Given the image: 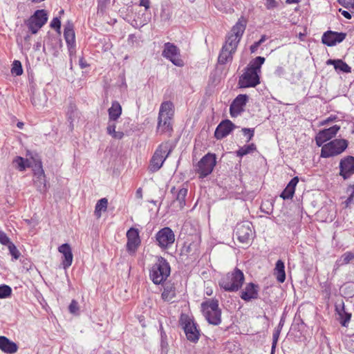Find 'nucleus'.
<instances>
[{"label":"nucleus","instance_id":"f257e3e1","mask_svg":"<svg viewBox=\"0 0 354 354\" xmlns=\"http://www.w3.org/2000/svg\"><path fill=\"white\" fill-rule=\"evenodd\" d=\"M247 19L241 17L232 26L230 32L226 35L225 44L223 45L218 57V63L224 65L232 62L233 55L236 51L238 45L243 37L247 26Z\"/></svg>","mask_w":354,"mask_h":354},{"label":"nucleus","instance_id":"f03ea898","mask_svg":"<svg viewBox=\"0 0 354 354\" xmlns=\"http://www.w3.org/2000/svg\"><path fill=\"white\" fill-rule=\"evenodd\" d=\"M265 62L263 57L258 56L250 62L245 68L243 73L239 77V88L255 87L260 84L261 66Z\"/></svg>","mask_w":354,"mask_h":354},{"label":"nucleus","instance_id":"7ed1b4c3","mask_svg":"<svg viewBox=\"0 0 354 354\" xmlns=\"http://www.w3.org/2000/svg\"><path fill=\"white\" fill-rule=\"evenodd\" d=\"M156 261L149 268V279L156 285L163 284L171 274V267L166 259L157 256Z\"/></svg>","mask_w":354,"mask_h":354},{"label":"nucleus","instance_id":"20e7f679","mask_svg":"<svg viewBox=\"0 0 354 354\" xmlns=\"http://www.w3.org/2000/svg\"><path fill=\"white\" fill-rule=\"evenodd\" d=\"M245 280L243 272L238 268L227 273L219 281L218 285L226 292H237L243 286Z\"/></svg>","mask_w":354,"mask_h":354},{"label":"nucleus","instance_id":"39448f33","mask_svg":"<svg viewBox=\"0 0 354 354\" xmlns=\"http://www.w3.org/2000/svg\"><path fill=\"white\" fill-rule=\"evenodd\" d=\"M203 314L209 324L218 326L221 323V310L218 306V301L209 299L201 304Z\"/></svg>","mask_w":354,"mask_h":354},{"label":"nucleus","instance_id":"423d86ee","mask_svg":"<svg viewBox=\"0 0 354 354\" xmlns=\"http://www.w3.org/2000/svg\"><path fill=\"white\" fill-rule=\"evenodd\" d=\"M171 152L169 142L161 143L155 151L150 160L149 169L151 172L158 171L162 166L164 162Z\"/></svg>","mask_w":354,"mask_h":354},{"label":"nucleus","instance_id":"0eeeda50","mask_svg":"<svg viewBox=\"0 0 354 354\" xmlns=\"http://www.w3.org/2000/svg\"><path fill=\"white\" fill-rule=\"evenodd\" d=\"M348 141L345 139H334L322 147V158L333 157L343 153L348 147Z\"/></svg>","mask_w":354,"mask_h":354},{"label":"nucleus","instance_id":"6e6552de","mask_svg":"<svg viewBox=\"0 0 354 354\" xmlns=\"http://www.w3.org/2000/svg\"><path fill=\"white\" fill-rule=\"evenodd\" d=\"M216 165L215 153H207L195 165V171L199 178H205L211 174Z\"/></svg>","mask_w":354,"mask_h":354},{"label":"nucleus","instance_id":"1a4fd4ad","mask_svg":"<svg viewBox=\"0 0 354 354\" xmlns=\"http://www.w3.org/2000/svg\"><path fill=\"white\" fill-rule=\"evenodd\" d=\"M179 324L189 342L196 343L198 341L201 335L200 330L193 319L185 314H182L179 319Z\"/></svg>","mask_w":354,"mask_h":354},{"label":"nucleus","instance_id":"9d476101","mask_svg":"<svg viewBox=\"0 0 354 354\" xmlns=\"http://www.w3.org/2000/svg\"><path fill=\"white\" fill-rule=\"evenodd\" d=\"M48 12L46 10H37L27 20L25 25L32 34H37L48 21Z\"/></svg>","mask_w":354,"mask_h":354},{"label":"nucleus","instance_id":"9b49d317","mask_svg":"<svg viewBox=\"0 0 354 354\" xmlns=\"http://www.w3.org/2000/svg\"><path fill=\"white\" fill-rule=\"evenodd\" d=\"M234 232L239 241L242 243H248L254 234L253 225L248 221L237 223Z\"/></svg>","mask_w":354,"mask_h":354},{"label":"nucleus","instance_id":"f8f14e48","mask_svg":"<svg viewBox=\"0 0 354 354\" xmlns=\"http://www.w3.org/2000/svg\"><path fill=\"white\" fill-rule=\"evenodd\" d=\"M162 55L176 66L182 67L185 64L180 57V49L173 43L166 42L164 44Z\"/></svg>","mask_w":354,"mask_h":354},{"label":"nucleus","instance_id":"ddd939ff","mask_svg":"<svg viewBox=\"0 0 354 354\" xmlns=\"http://www.w3.org/2000/svg\"><path fill=\"white\" fill-rule=\"evenodd\" d=\"M155 237L158 245L162 249L170 248L175 241V234L169 227H165L160 229L156 234Z\"/></svg>","mask_w":354,"mask_h":354},{"label":"nucleus","instance_id":"4468645a","mask_svg":"<svg viewBox=\"0 0 354 354\" xmlns=\"http://www.w3.org/2000/svg\"><path fill=\"white\" fill-rule=\"evenodd\" d=\"M64 37L67 45L69 56L72 58L76 53V43L74 25L71 21H68L64 26Z\"/></svg>","mask_w":354,"mask_h":354},{"label":"nucleus","instance_id":"2eb2a0df","mask_svg":"<svg viewBox=\"0 0 354 354\" xmlns=\"http://www.w3.org/2000/svg\"><path fill=\"white\" fill-rule=\"evenodd\" d=\"M127 242L126 245L127 251L130 254H134L141 244V239L139 230L135 227H131L127 232Z\"/></svg>","mask_w":354,"mask_h":354},{"label":"nucleus","instance_id":"dca6fc26","mask_svg":"<svg viewBox=\"0 0 354 354\" xmlns=\"http://www.w3.org/2000/svg\"><path fill=\"white\" fill-rule=\"evenodd\" d=\"M339 176L344 180L354 174V156H347L339 162Z\"/></svg>","mask_w":354,"mask_h":354},{"label":"nucleus","instance_id":"f3484780","mask_svg":"<svg viewBox=\"0 0 354 354\" xmlns=\"http://www.w3.org/2000/svg\"><path fill=\"white\" fill-rule=\"evenodd\" d=\"M248 98L246 94H239L236 97L230 106V113L232 118L237 117L243 111Z\"/></svg>","mask_w":354,"mask_h":354},{"label":"nucleus","instance_id":"a211bd4d","mask_svg":"<svg viewBox=\"0 0 354 354\" xmlns=\"http://www.w3.org/2000/svg\"><path fill=\"white\" fill-rule=\"evenodd\" d=\"M340 129L338 125H333L328 129H324L317 133L315 137L316 144L318 147H322L324 143L333 138Z\"/></svg>","mask_w":354,"mask_h":354},{"label":"nucleus","instance_id":"6ab92c4d","mask_svg":"<svg viewBox=\"0 0 354 354\" xmlns=\"http://www.w3.org/2000/svg\"><path fill=\"white\" fill-rule=\"evenodd\" d=\"M346 34L332 30L325 32L322 37V41L328 46H333L344 40Z\"/></svg>","mask_w":354,"mask_h":354},{"label":"nucleus","instance_id":"aec40b11","mask_svg":"<svg viewBox=\"0 0 354 354\" xmlns=\"http://www.w3.org/2000/svg\"><path fill=\"white\" fill-rule=\"evenodd\" d=\"M235 124L228 119L222 120L214 131V137L217 140H221L227 137L234 129Z\"/></svg>","mask_w":354,"mask_h":354},{"label":"nucleus","instance_id":"412c9836","mask_svg":"<svg viewBox=\"0 0 354 354\" xmlns=\"http://www.w3.org/2000/svg\"><path fill=\"white\" fill-rule=\"evenodd\" d=\"M259 287L252 282L245 285L244 289L240 292V297L245 301L248 302L252 299L259 298Z\"/></svg>","mask_w":354,"mask_h":354},{"label":"nucleus","instance_id":"4be33fe9","mask_svg":"<svg viewBox=\"0 0 354 354\" xmlns=\"http://www.w3.org/2000/svg\"><path fill=\"white\" fill-rule=\"evenodd\" d=\"M58 251L63 255L62 267L64 270H67L71 266L73 259L71 245L68 243H63L59 246Z\"/></svg>","mask_w":354,"mask_h":354},{"label":"nucleus","instance_id":"5701e85b","mask_svg":"<svg viewBox=\"0 0 354 354\" xmlns=\"http://www.w3.org/2000/svg\"><path fill=\"white\" fill-rule=\"evenodd\" d=\"M335 312L337 315V320L339 322L341 326L348 327L352 317V314L346 310L345 305L343 302L339 305L335 306Z\"/></svg>","mask_w":354,"mask_h":354},{"label":"nucleus","instance_id":"b1692460","mask_svg":"<svg viewBox=\"0 0 354 354\" xmlns=\"http://www.w3.org/2000/svg\"><path fill=\"white\" fill-rule=\"evenodd\" d=\"M187 192L188 190L186 187H181L177 189L175 187H173L170 190V192L174 198V203L177 202L178 203V207L180 209H182L186 205L185 198L187 194Z\"/></svg>","mask_w":354,"mask_h":354},{"label":"nucleus","instance_id":"393cba45","mask_svg":"<svg viewBox=\"0 0 354 354\" xmlns=\"http://www.w3.org/2000/svg\"><path fill=\"white\" fill-rule=\"evenodd\" d=\"M0 349L4 353L13 354L17 351L18 346L6 337L0 336Z\"/></svg>","mask_w":354,"mask_h":354},{"label":"nucleus","instance_id":"a878e982","mask_svg":"<svg viewBox=\"0 0 354 354\" xmlns=\"http://www.w3.org/2000/svg\"><path fill=\"white\" fill-rule=\"evenodd\" d=\"M299 180L298 176L293 177L281 193L280 197L284 200L291 199L295 194V187L299 183Z\"/></svg>","mask_w":354,"mask_h":354},{"label":"nucleus","instance_id":"bb28decb","mask_svg":"<svg viewBox=\"0 0 354 354\" xmlns=\"http://www.w3.org/2000/svg\"><path fill=\"white\" fill-rule=\"evenodd\" d=\"M171 118L169 116H160L158 118L157 131L160 133H171L173 131L171 123Z\"/></svg>","mask_w":354,"mask_h":354},{"label":"nucleus","instance_id":"cd10ccee","mask_svg":"<svg viewBox=\"0 0 354 354\" xmlns=\"http://www.w3.org/2000/svg\"><path fill=\"white\" fill-rule=\"evenodd\" d=\"M327 65H333L334 68L337 72L344 73H349L351 72V67L349 66L345 62L340 59H328L326 61Z\"/></svg>","mask_w":354,"mask_h":354},{"label":"nucleus","instance_id":"c85d7f7f","mask_svg":"<svg viewBox=\"0 0 354 354\" xmlns=\"http://www.w3.org/2000/svg\"><path fill=\"white\" fill-rule=\"evenodd\" d=\"M274 275L279 283H283L286 280V272L284 262L279 259L275 263L274 268Z\"/></svg>","mask_w":354,"mask_h":354},{"label":"nucleus","instance_id":"c756f323","mask_svg":"<svg viewBox=\"0 0 354 354\" xmlns=\"http://www.w3.org/2000/svg\"><path fill=\"white\" fill-rule=\"evenodd\" d=\"M122 106L120 104L115 100L111 103V106L108 109L109 119L117 121L122 115Z\"/></svg>","mask_w":354,"mask_h":354},{"label":"nucleus","instance_id":"7c9ffc66","mask_svg":"<svg viewBox=\"0 0 354 354\" xmlns=\"http://www.w3.org/2000/svg\"><path fill=\"white\" fill-rule=\"evenodd\" d=\"M174 115V104L171 101L163 102L160 107L158 115L160 117L169 116L172 118Z\"/></svg>","mask_w":354,"mask_h":354},{"label":"nucleus","instance_id":"2f4dec72","mask_svg":"<svg viewBox=\"0 0 354 354\" xmlns=\"http://www.w3.org/2000/svg\"><path fill=\"white\" fill-rule=\"evenodd\" d=\"M33 185L37 188V191L41 193H45L47 191L46 175L43 174L41 176H35Z\"/></svg>","mask_w":354,"mask_h":354},{"label":"nucleus","instance_id":"473e14b6","mask_svg":"<svg viewBox=\"0 0 354 354\" xmlns=\"http://www.w3.org/2000/svg\"><path fill=\"white\" fill-rule=\"evenodd\" d=\"M176 297V288L172 285H166L161 294L162 299L165 301H171Z\"/></svg>","mask_w":354,"mask_h":354},{"label":"nucleus","instance_id":"72a5a7b5","mask_svg":"<svg viewBox=\"0 0 354 354\" xmlns=\"http://www.w3.org/2000/svg\"><path fill=\"white\" fill-rule=\"evenodd\" d=\"M108 200L106 198L99 200L95 207V215L97 218H100L102 212H105L107 209Z\"/></svg>","mask_w":354,"mask_h":354},{"label":"nucleus","instance_id":"f704fd0d","mask_svg":"<svg viewBox=\"0 0 354 354\" xmlns=\"http://www.w3.org/2000/svg\"><path fill=\"white\" fill-rule=\"evenodd\" d=\"M256 150L257 147L255 144L251 143L240 147L239 149L236 151V155L237 157L242 158L247 154L253 153Z\"/></svg>","mask_w":354,"mask_h":354},{"label":"nucleus","instance_id":"c9c22d12","mask_svg":"<svg viewBox=\"0 0 354 354\" xmlns=\"http://www.w3.org/2000/svg\"><path fill=\"white\" fill-rule=\"evenodd\" d=\"M50 40V41L49 43H48V44L50 45L51 48L54 50V54L55 53H58V51L62 49L63 46L60 35L58 36H53Z\"/></svg>","mask_w":354,"mask_h":354},{"label":"nucleus","instance_id":"e433bc0d","mask_svg":"<svg viewBox=\"0 0 354 354\" xmlns=\"http://www.w3.org/2000/svg\"><path fill=\"white\" fill-rule=\"evenodd\" d=\"M283 324H284V318L282 317L279 323L278 329L276 330L273 333L271 354H273L274 352V350H275V348H276V346L277 344V341L279 339V336L280 334V331H281V329L283 327Z\"/></svg>","mask_w":354,"mask_h":354},{"label":"nucleus","instance_id":"4c0bfd02","mask_svg":"<svg viewBox=\"0 0 354 354\" xmlns=\"http://www.w3.org/2000/svg\"><path fill=\"white\" fill-rule=\"evenodd\" d=\"M215 6L220 10L227 12L231 9L232 0H214Z\"/></svg>","mask_w":354,"mask_h":354},{"label":"nucleus","instance_id":"58836bf2","mask_svg":"<svg viewBox=\"0 0 354 354\" xmlns=\"http://www.w3.org/2000/svg\"><path fill=\"white\" fill-rule=\"evenodd\" d=\"M194 249L195 250L197 249V244L194 243H185L180 250V255L187 257L193 252Z\"/></svg>","mask_w":354,"mask_h":354},{"label":"nucleus","instance_id":"ea45409f","mask_svg":"<svg viewBox=\"0 0 354 354\" xmlns=\"http://www.w3.org/2000/svg\"><path fill=\"white\" fill-rule=\"evenodd\" d=\"M67 118L70 124L73 126V122L75 117L77 116V109L75 104L71 103L67 110Z\"/></svg>","mask_w":354,"mask_h":354},{"label":"nucleus","instance_id":"a19ab883","mask_svg":"<svg viewBox=\"0 0 354 354\" xmlns=\"http://www.w3.org/2000/svg\"><path fill=\"white\" fill-rule=\"evenodd\" d=\"M26 162V160L23 157L16 156L12 161V164L17 170L24 171L27 168V165H25Z\"/></svg>","mask_w":354,"mask_h":354},{"label":"nucleus","instance_id":"79ce46f5","mask_svg":"<svg viewBox=\"0 0 354 354\" xmlns=\"http://www.w3.org/2000/svg\"><path fill=\"white\" fill-rule=\"evenodd\" d=\"M12 288L6 284L0 285V299L8 298L12 295Z\"/></svg>","mask_w":354,"mask_h":354},{"label":"nucleus","instance_id":"37998d69","mask_svg":"<svg viewBox=\"0 0 354 354\" xmlns=\"http://www.w3.org/2000/svg\"><path fill=\"white\" fill-rule=\"evenodd\" d=\"M11 73L12 74H15L17 76L21 75L23 73L21 63L19 60H15L13 62Z\"/></svg>","mask_w":354,"mask_h":354},{"label":"nucleus","instance_id":"c03bdc74","mask_svg":"<svg viewBox=\"0 0 354 354\" xmlns=\"http://www.w3.org/2000/svg\"><path fill=\"white\" fill-rule=\"evenodd\" d=\"M160 345L162 349H167L168 346L167 336L163 329L162 324H160Z\"/></svg>","mask_w":354,"mask_h":354},{"label":"nucleus","instance_id":"a18cd8bd","mask_svg":"<svg viewBox=\"0 0 354 354\" xmlns=\"http://www.w3.org/2000/svg\"><path fill=\"white\" fill-rule=\"evenodd\" d=\"M344 294L348 297L354 296V283H347L343 287Z\"/></svg>","mask_w":354,"mask_h":354},{"label":"nucleus","instance_id":"49530a36","mask_svg":"<svg viewBox=\"0 0 354 354\" xmlns=\"http://www.w3.org/2000/svg\"><path fill=\"white\" fill-rule=\"evenodd\" d=\"M26 156L31 160L32 164L42 163L41 158L39 155L35 151H27Z\"/></svg>","mask_w":354,"mask_h":354},{"label":"nucleus","instance_id":"de8ad7c7","mask_svg":"<svg viewBox=\"0 0 354 354\" xmlns=\"http://www.w3.org/2000/svg\"><path fill=\"white\" fill-rule=\"evenodd\" d=\"M68 310L70 313L74 315H78L80 314V307L78 302L73 299L68 306Z\"/></svg>","mask_w":354,"mask_h":354},{"label":"nucleus","instance_id":"09e8293b","mask_svg":"<svg viewBox=\"0 0 354 354\" xmlns=\"http://www.w3.org/2000/svg\"><path fill=\"white\" fill-rule=\"evenodd\" d=\"M31 167L32 168L33 176H41L43 174H45L42 163H35L32 164Z\"/></svg>","mask_w":354,"mask_h":354},{"label":"nucleus","instance_id":"8fccbe9b","mask_svg":"<svg viewBox=\"0 0 354 354\" xmlns=\"http://www.w3.org/2000/svg\"><path fill=\"white\" fill-rule=\"evenodd\" d=\"M8 248L13 260H17L19 258L21 254L13 243H10Z\"/></svg>","mask_w":354,"mask_h":354},{"label":"nucleus","instance_id":"3c124183","mask_svg":"<svg viewBox=\"0 0 354 354\" xmlns=\"http://www.w3.org/2000/svg\"><path fill=\"white\" fill-rule=\"evenodd\" d=\"M266 40V35H261V39L259 41H255L253 44H252L250 46V50L251 53H254L257 50V49L260 46V45L262 44Z\"/></svg>","mask_w":354,"mask_h":354},{"label":"nucleus","instance_id":"603ef678","mask_svg":"<svg viewBox=\"0 0 354 354\" xmlns=\"http://www.w3.org/2000/svg\"><path fill=\"white\" fill-rule=\"evenodd\" d=\"M50 26L55 29L58 34L60 35L61 21L59 17H54L50 24Z\"/></svg>","mask_w":354,"mask_h":354},{"label":"nucleus","instance_id":"864d4df0","mask_svg":"<svg viewBox=\"0 0 354 354\" xmlns=\"http://www.w3.org/2000/svg\"><path fill=\"white\" fill-rule=\"evenodd\" d=\"M0 243L8 247L10 243H12L7 234L1 230H0Z\"/></svg>","mask_w":354,"mask_h":354},{"label":"nucleus","instance_id":"5fc2aeb1","mask_svg":"<svg viewBox=\"0 0 354 354\" xmlns=\"http://www.w3.org/2000/svg\"><path fill=\"white\" fill-rule=\"evenodd\" d=\"M242 132L244 136H247V142H250L254 137V129L243 128Z\"/></svg>","mask_w":354,"mask_h":354},{"label":"nucleus","instance_id":"6e6d98bb","mask_svg":"<svg viewBox=\"0 0 354 354\" xmlns=\"http://www.w3.org/2000/svg\"><path fill=\"white\" fill-rule=\"evenodd\" d=\"M354 259V253L351 252H346L342 256V263L347 264Z\"/></svg>","mask_w":354,"mask_h":354},{"label":"nucleus","instance_id":"4d7b16f0","mask_svg":"<svg viewBox=\"0 0 354 354\" xmlns=\"http://www.w3.org/2000/svg\"><path fill=\"white\" fill-rule=\"evenodd\" d=\"M116 125L115 120H111L109 119L108 125L106 127V132L109 135H111L115 131Z\"/></svg>","mask_w":354,"mask_h":354},{"label":"nucleus","instance_id":"13d9d810","mask_svg":"<svg viewBox=\"0 0 354 354\" xmlns=\"http://www.w3.org/2000/svg\"><path fill=\"white\" fill-rule=\"evenodd\" d=\"M338 3L346 8H354V0H337Z\"/></svg>","mask_w":354,"mask_h":354},{"label":"nucleus","instance_id":"bf43d9fd","mask_svg":"<svg viewBox=\"0 0 354 354\" xmlns=\"http://www.w3.org/2000/svg\"><path fill=\"white\" fill-rule=\"evenodd\" d=\"M265 6L268 10H272L278 6V3L275 0H266Z\"/></svg>","mask_w":354,"mask_h":354},{"label":"nucleus","instance_id":"052dcab7","mask_svg":"<svg viewBox=\"0 0 354 354\" xmlns=\"http://www.w3.org/2000/svg\"><path fill=\"white\" fill-rule=\"evenodd\" d=\"M284 73H285V70L282 66H279L275 69L274 74L278 77H281V76L283 75Z\"/></svg>","mask_w":354,"mask_h":354},{"label":"nucleus","instance_id":"680f3d73","mask_svg":"<svg viewBox=\"0 0 354 354\" xmlns=\"http://www.w3.org/2000/svg\"><path fill=\"white\" fill-rule=\"evenodd\" d=\"M111 136L115 139L121 140L124 137V134L122 131H115Z\"/></svg>","mask_w":354,"mask_h":354},{"label":"nucleus","instance_id":"e2e57ef3","mask_svg":"<svg viewBox=\"0 0 354 354\" xmlns=\"http://www.w3.org/2000/svg\"><path fill=\"white\" fill-rule=\"evenodd\" d=\"M79 65H80V68L82 69L87 68L89 66V64L86 62V61L82 57L79 59Z\"/></svg>","mask_w":354,"mask_h":354},{"label":"nucleus","instance_id":"0e129e2a","mask_svg":"<svg viewBox=\"0 0 354 354\" xmlns=\"http://www.w3.org/2000/svg\"><path fill=\"white\" fill-rule=\"evenodd\" d=\"M339 12H341V14L347 19H351L352 16L351 14L347 11L342 9H339Z\"/></svg>","mask_w":354,"mask_h":354},{"label":"nucleus","instance_id":"69168bd1","mask_svg":"<svg viewBox=\"0 0 354 354\" xmlns=\"http://www.w3.org/2000/svg\"><path fill=\"white\" fill-rule=\"evenodd\" d=\"M336 119H337V116H335V115H330V117H328V118H326V120H324L322 122V124L323 125H324V124H328L329 122H331L335 121Z\"/></svg>","mask_w":354,"mask_h":354},{"label":"nucleus","instance_id":"338daca9","mask_svg":"<svg viewBox=\"0 0 354 354\" xmlns=\"http://www.w3.org/2000/svg\"><path fill=\"white\" fill-rule=\"evenodd\" d=\"M160 17L163 20H169L170 18V15L169 13L165 12V9L162 8L161 10Z\"/></svg>","mask_w":354,"mask_h":354},{"label":"nucleus","instance_id":"774afa93","mask_svg":"<svg viewBox=\"0 0 354 354\" xmlns=\"http://www.w3.org/2000/svg\"><path fill=\"white\" fill-rule=\"evenodd\" d=\"M346 192L349 194V196L354 197V185H351L348 187Z\"/></svg>","mask_w":354,"mask_h":354}]
</instances>
